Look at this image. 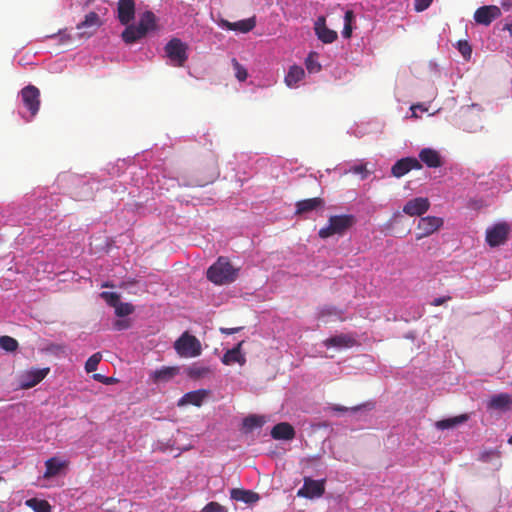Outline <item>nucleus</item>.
Returning <instances> with one entry per match:
<instances>
[{"instance_id":"f257e3e1","label":"nucleus","mask_w":512,"mask_h":512,"mask_svg":"<svg viewBox=\"0 0 512 512\" xmlns=\"http://www.w3.org/2000/svg\"><path fill=\"white\" fill-rule=\"evenodd\" d=\"M207 278L216 285H225L234 282L238 276V269L234 268L228 258L219 257L207 270Z\"/></svg>"},{"instance_id":"f03ea898","label":"nucleus","mask_w":512,"mask_h":512,"mask_svg":"<svg viewBox=\"0 0 512 512\" xmlns=\"http://www.w3.org/2000/svg\"><path fill=\"white\" fill-rule=\"evenodd\" d=\"M356 223V218L351 214L331 216L328 225L319 230V237L326 239L335 234L342 235Z\"/></svg>"},{"instance_id":"7ed1b4c3","label":"nucleus","mask_w":512,"mask_h":512,"mask_svg":"<svg viewBox=\"0 0 512 512\" xmlns=\"http://www.w3.org/2000/svg\"><path fill=\"white\" fill-rule=\"evenodd\" d=\"M174 349L180 357L193 358L202 352L200 341L188 332H184L174 343Z\"/></svg>"},{"instance_id":"20e7f679","label":"nucleus","mask_w":512,"mask_h":512,"mask_svg":"<svg viewBox=\"0 0 512 512\" xmlns=\"http://www.w3.org/2000/svg\"><path fill=\"white\" fill-rule=\"evenodd\" d=\"M166 56L170 59L171 63L177 67H183L188 59V46L179 38L171 39L165 45Z\"/></svg>"},{"instance_id":"39448f33","label":"nucleus","mask_w":512,"mask_h":512,"mask_svg":"<svg viewBox=\"0 0 512 512\" xmlns=\"http://www.w3.org/2000/svg\"><path fill=\"white\" fill-rule=\"evenodd\" d=\"M510 225L506 222H499L486 230V242L490 247L503 245L509 236Z\"/></svg>"},{"instance_id":"423d86ee","label":"nucleus","mask_w":512,"mask_h":512,"mask_svg":"<svg viewBox=\"0 0 512 512\" xmlns=\"http://www.w3.org/2000/svg\"><path fill=\"white\" fill-rule=\"evenodd\" d=\"M102 25V21L96 12H89L83 21L77 24V36L79 39H88L93 36L98 28Z\"/></svg>"},{"instance_id":"0eeeda50","label":"nucleus","mask_w":512,"mask_h":512,"mask_svg":"<svg viewBox=\"0 0 512 512\" xmlns=\"http://www.w3.org/2000/svg\"><path fill=\"white\" fill-rule=\"evenodd\" d=\"M325 492V480H314L310 477L304 478L303 486L297 491V496L313 499L321 497Z\"/></svg>"},{"instance_id":"6e6552de","label":"nucleus","mask_w":512,"mask_h":512,"mask_svg":"<svg viewBox=\"0 0 512 512\" xmlns=\"http://www.w3.org/2000/svg\"><path fill=\"white\" fill-rule=\"evenodd\" d=\"M21 98L24 106L29 110L31 117H34L40 108V91L33 85H28L21 90Z\"/></svg>"},{"instance_id":"1a4fd4ad","label":"nucleus","mask_w":512,"mask_h":512,"mask_svg":"<svg viewBox=\"0 0 512 512\" xmlns=\"http://www.w3.org/2000/svg\"><path fill=\"white\" fill-rule=\"evenodd\" d=\"M50 372V368H32L20 376V387L30 389L40 383Z\"/></svg>"},{"instance_id":"9d476101","label":"nucleus","mask_w":512,"mask_h":512,"mask_svg":"<svg viewBox=\"0 0 512 512\" xmlns=\"http://www.w3.org/2000/svg\"><path fill=\"white\" fill-rule=\"evenodd\" d=\"M502 12L498 6L485 5L479 7L474 13V20L477 24L489 26L495 19L499 18Z\"/></svg>"},{"instance_id":"9b49d317","label":"nucleus","mask_w":512,"mask_h":512,"mask_svg":"<svg viewBox=\"0 0 512 512\" xmlns=\"http://www.w3.org/2000/svg\"><path fill=\"white\" fill-rule=\"evenodd\" d=\"M443 225V219L435 216H426L419 219L417 228L421 231L417 239L427 237L437 231Z\"/></svg>"},{"instance_id":"f8f14e48","label":"nucleus","mask_w":512,"mask_h":512,"mask_svg":"<svg viewBox=\"0 0 512 512\" xmlns=\"http://www.w3.org/2000/svg\"><path fill=\"white\" fill-rule=\"evenodd\" d=\"M422 164L414 157H406L398 160L391 168L394 177L400 178L413 169H421Z\"/></svg>"},{"instance_id":"ddd939ff","label":"nucleus","mask_w":512,"mask_h":512,"mask_svg":"<svg viewBox=\"0 0 512 512\" xmlns=\"http://www.w3.org/2000/svg\"><path fill=\"white\" fill-rule=\"evenodd\" d=\"M430 208L428 198L417 197L406 202L403 212L409 216H421Z\"/></svg>"},{"instance_id":"4468645a","label":"nucleus","mask_w":512,"mask_h":512,"mask_svg":"<svg viewBox=\"0 0 512 512\" xmlns=\"http://www.w3.org/2000/svg\"><path fill=\"white\" fill-rule=\"evenodd\" d=\"M314 31L318 39L325 44L333 43L338 37L336 31L329 29L326 26V19L324 16L317 18L314 23Z\"/></svg>"},{"instance_id":"2eb2a0df","label":"nucleus","mask_w":512,"mask_h":512,"mask_svg":"<svg viewBox=\"0 0 512 512\" xmlns=\"http://www.w3.org/2000/svg\"><path fill=\"white\" fill-rule=\"evenodd\" d=\"M180 373L178 366H163L150 374V379L155 384L168 383Z\"/></svg>"},{"instance_id":"dca6fc26","label":"nucleus","mask_w":512,"mask_h":512,"mask_svg":"<svg viewBox=\"0 0 512 512\" xmlns=\"http://www.w3.org/2000/svg\"><path fill=\"white\" fill-rule=\"evenodd\" d=\"M323 344L327 347H334L337 349L351 348L357 344L356 339L350 334H339L329 337L323 341Z\"/></svg>"},{"instance_id":"f3484780","label":"nucleus","mask_w":512,"mask_h":512,"mask_svg":"<svg viewBox=\"0 0 512 512\" xmlns=\"http://www.w3.org/2000/svg\"><path fill=\"white\" fill-rule=\"evenodd\" d=\"M135 16L134 0H119L118 2V19L121 24L128 25Z\"/></svg>"},{"instance_id":"a211bd4d","label":"nucleus","mask_w":512,"mask_h":512,"mask_svg":"<svg viewBox=\"0 0 512 512\" xmlns=\"http://www.w3.org/2000/svg\"><path fill=\"white\" fill-rule=\"evenodd\" d=\"M295 434L294 427L288 422H280L271 430V437L275 440L290 441L295 438Z\"/></svg>"},{"instance_id":"6ab92c4d","label":"nucleus","mask_w":512,"mask_h":512,"mask_svg":"<svg viewBox=\"0 0 512 512\" xmlns=\"http://www.w3.org/2000/svg\"><path fill=\"white\" fill-rule=\"evenodd\" d=\"M208 391L199 389L185 393L178 401V406L193 405L200 407L207 397Z\"/></svg>"},{"instance_id":"aec40b11","label":"nucleus","mask_w":512,"mask_h":512,"mask_svg":"<svg viewBox=\"0 0 512 512\" xmlns=\"http://www.w3.org/2000/svg\"><path fill=\"white\" fill-rule=\"evenodd\" d=\"M243 343L244 340L240 341L234 348L227 350L222 357V363L225 365L238 363L239 365L243 366L246 363V358L241 353V347Z\"/></svg>"},{"instance_id":"412c9836","label":"nucleus","mask_w":512,"mask_h":512,"mask_svg":"<svg viewBox=\"0 0 512 512\" xmlns=\"http://www.w3.org/2000/svg\"><path fill=\"white\" fill-rule=\"evenodd\" d=\"M512 397L508 393L493 395L488 402V409L506 411L511 408Z\"/></svg>"},{"instance_id":"4be33fe9","label":"nucleus","mask_w":512,"mask_h":512,"mask_svg":"<svg viewBox=\"0 0 512 512\" xmlns=\"http://www.w3.org/2000/svg\"><path fill=\"white\" fill-rule=\"evenodd\" d=\"M230 496L235 501H241L246 504H252L257 502L260 497L259 494L252 490H245L240 488H234L230 491Z\"/></svg>"},{"instance_id":"5701e85b","label":"nucleus","mask_w":512,"mask_h":512,"mask_svg":"<svg viewBox=\"0 0 512 512\" xmlns=\"http://www.w3.org/2000/svg\"><path fill=\"white\" fill-rule=\"evenodd\" d=\"M324 206V200L320 197L309 198L296 203V214H304Z\"/></svg>"},{"instance_id":"b1692460","label":"nucleus","mask_w":512,"mask_h":512,"mask_svg":"<svg viewBox=\"0 0 512 512\" xmlns=\"http://www.w3.org/2000/svg\"><path fill=\"white\" fill-rule=\"evenodd\" d=\"M419 158L430 168H437L441 166L440 155L436 150L424 148L420 151Z\"/></svg>"},{"instance_id":"393cba45","label":"nucleus","mask_w":512,"mask_h":512,"mask_svg":"<svg viewBox=\"0 0 512 512\" xmlns=\"http://www.w3.org/2000/svg\"><path fill=\"white\" fill-rule=\"evenodd\" d=\"M66 462L60 461L56 457L49 458L45 461L46 470L44 472V478H52L60 473V471L66 466Z\"/></svg>"},{"instance_id":"a878e982","label":"nucleus","mask_w":512,"mask_h":512,"mask_svg":"<svg viewBox=\"0 0 512 512\" xmlns=\"http://www.w3.org/2000/svg\"><path fill=\"white\" fill-rule=\"evenodd\" d=\"M265 424V418L259 415H249L243 419L242 431L245 434L251 433L257 428H261Z\"/></svg>"},{"instance_id":"bb28decb","label":"nucleus","mask_w":512,"mask_h":512,"mask_svg":"<svg viewBox=\"0 0 512 512\" xmlns=\"http://www.w3.org/2000/svg\"><path fill=\"white\" fill-rule=\"evenodd\" d=\"M468 420V415L462 414L455 417L439 420L435 422V427L438 430H447L455 428L456 426L466 422Z\"/></svg>"},{"instance_id":"cd10ccee","label":"nucleus","mask_w":512,"mask_h":512,"mask_svg":"<svg viewBox=\"0 0 512 512\" xmlns=\"http://www.w3.org/2000/svg\"><path fill=\"white\" fill-rule=\"evenodd\" d=\"M145 36L137 25H128L122 32V39L127 44H132Z\"/></svg>"},{"instance_id":"c85d7f7f","label":"nucleus","mask_w":512,"mask_h":512,"mask_svg":"<svg viewBox=\"0 0 512 512\" xmlns=\"http://www.w3.org/2000/svg\"><path fill=\"white\" fill-rule=\"evenodd\" d=\"M137 26L144 32L145 35L149 31L154 30L156 28V17L154 13L151 11L144 12L140 17Z\"/></svg>"},{"instance_id":"c756f323","label":"nucleus","mask_w":512,"mask_h":512,"mask_svg":"<svg viewBox=\"0 0 512 512\" xmlns=\"http://www.w3.org/2000/svg\"><path fill=\"white\" fill-rule=\"evenodd\" d=\"M304 75L305 72L302 67L293 65L289 68V71L285 76V83L289 87H294L299 81L303 79Z\"/></svg>"},{"instance_id":"7c9ffc66","label":"nucleus","mask_w":512,"mask_h":512,"mask_svg":"<svg viewBox=\"0 0 512 512\" xmlns=\"http://www.w3.org/2000/svg\"><path fill=\"white\" fill-rule=\"evenodd\" d=\"M186 373L189 378L197 380L204 378L211 373L208 366H203L198 363H194L186 369Z\"/></svg>"},{"instance_id":"2f4dec72","label":"nucleus","mask_w":512,"mask_h":512,"mask_svg":"<svg viewBox=\"0 0 512 512\" xmlns=\"http://www.w3.org/2000/svg\"><path fill=\"white\" fill-rule=\"evenodd\" d=\"M26 506L34 512H51V506L48 501L37 498H30L25 502Z\"/></svg>"},{"instance_id":"473e14b6","label":"nucleus","mask_w":512,"mask_h":512,"mask_svg":"<svg viewBox=\"0 0 512 512\" xmlns=\"http://www.w3.org/2000/svg\"><path fill=\"white\" fill-rule=\"evenodd\" d=\"M256 25L255 17H251L248 19H243L237 22H233L234 31H239L241 33H247L251 31Z\"/></svg>"},{"instance_id":"72a5a7b5","label":"nucleus","mask_w":512,"mask_h":512,"mask_svg":"<svg viewBox=\"0 0 512 512\" xmlns=\"http://www.w3.org/2000/svg\"><path fill=\"white\" fill-rule=\"evenodd\" d=\"M354 18L353 11L347 10L344 15V28L342 31V35L344 38H350L352 34V25L351 22Z\"/></svg>"},{"instance_id":"f704fd0d","label":"nucleus","mask_w":512,"mask_h":512,"mask_svg":"<svg viewBox=\"0 0 512 512\" xmlns=\"http://www.w3.org/2000/svg\"><path fill=\"white\" fill-rule=\"evenodd\" d=\"M0 347L8 352H13L18 348V342L10 336L0 337Z\"/></svg>"},{"instance_id":"c9c22d12","label":"nucleus","mask_w":512,"mask_h":512,"mask_svg":"<svg viewBox=\"0 0 512 512\" xmlns=\"http://www.w3.org/2000/svg\"><path fill=\"white\" fill-rule=\"evenodd\" d=\"M101 359L102 355L99 352L94 353L92 356H90L85 363L86 372L90 373L96 371Z\"/></svg>"},{"instance_id":"e433bc0d","label":"nucleus","mask_w":512,"mask_h":512,"mask_svg":"<svg viewBox=\"0 0 512 512\" xmlns=\"http://www.w3.org/2000/svg\"><path fill=\"white\" fill-rule=\"evenodd\" d=\"M115 312L119 317L129 316L134 312V306L130 303H119L115 307Z\"/></svg>"},{"instance_id":"4c0bfd02","label":"nucleus","mask_w":512,"mask_h":512,"mask_svg":"<svg viewBox=\"0 0 512 512\" xmlns=\"http://www.w3.org/2000/svg\"><path fill=\"white\" fill-rule=\"evenodd\" d=\"M100 297L111 307H116V305L119 303L120 301V296L119 294L115 293V292H107V291H103L100 293Z\"/></svg>"},{"instance_id":"58836bf2","label":"nucleus","mask_w":512,"mask_h":512,"mask_svg":"<svg viewBox=\"0 0 512 512\" xmlns=\"http://www.w3.org/2000/svg\"><path fill=\"white\" fill-rule=\"evenodd\" d=\"M365 406L366 405H356V406L348 408V407L338 405V404H331L328 406V410L331 412H335V413H344L347 411L357 412Z\"/></svg>"},{"instance_id":"ea45409f","label":"nucleus","mask_w":512,"mask_h":512,"mask_svg":"<svg viewBox=\"0 0 512 512\" xmlns=\"http://www.w3.org/2000/svg\"><path fill=\"white\" fill-rule=\"evenodd\" d=\"M232 65L235 70V76L239 81H245L248 77L247 70L234 58Z\"/></svg>"},{"instance_id":"a19ab883","label":"nucleus","mask_w":512,"mask_h":512,"mask_svg":"<svg viewBox=\"0 0 512 512\" xmlns=\"http://www.w3.org/2000/svg\"><path fill=\"white\" fill-rule=\"evenodd\" d=\"M318 316L320 318H324V317H341V312L338 309H336L335 307L325 306V307L321 308V310L319 311Z\"/></svg>"},{"instance_id":"79ce46f5","label":"nucleus","mask_w":512,"mask_h":512,"mask_svg":"<svg viewBox=\"0 0 512 512\" xmlns=\"http://www.w3.org/2000/svg\"><path fill=\"white\" fill-rule=\"evenodd\" d=\"M51 38H58L60 44L66 45L69 44L73 40V36L68 33L66 30L59 31L58 34L51 35Z\"/></svg>"},{"instance_id":"37998d69","label":"nucleus","mask_w":512,"mask_h":512,"mask_svg":"<svg viewBox=\"0 0 512 512\" xmlns=\"http://www.w3.org/2000/svg\"><path fill=\"white\" fill-rule=\"evenodd\" d=\"M348 172L353 173V174H359V175H361L362 179L367 178V176L369 174L365 164L351 166L349 168Z\"/></svg>"},{"instance_id":"c03bdc74","label":"nucleus","mask_w":512,"mask_h":512,"mask_svg":"<svg viewBox=\"0 0 512 512\" xmlns=\"http://www.w3.org/2000/svg\"><path fill=\"white\" fill-rule=\"evenodd\" d=\"M201 512H227V510L217 502H210L201 510Z\"/></svg>"},{"instance_id":"a18cd8bd","label":"nucleus","mask_w":512,"mask_h":512,"mask_svg":"<svg viewBox=\"0 0 512 512\" xmlns=\"http://www.w3.org/2000/svg\"><path fill=\"white\" fill-rule=\"evenodd\" d=\"M433 0H415V10L418 12L426 10Z\"/></svg>"},{"instance_id":"49530a36","label":"nucleus","mask_w":512,"mask_h":512,"mask_svg":"<svg viewBox=\"0 0 512 512\" xmlns=\"http://www.w3.org/2000/svg\"><path fill=\"white\" fill-rule=\"evenodd\" d=\"M93 379L106 385L113 384L116 382V379L112 377H106L102 374H94Z\"/></svg>"},{"instance_id":"de8ad7c7","label":"nucleus","mask_w":512,"mask_h":512,"mask_svg":"<svg viewBox=\"0 0 512 512\" xmlns=\"http://www.w3.org/2000/svg\"><path fill=\"white\" fill-rule=\"evenodd\" d=\"M459 51L465 58H469L471 56V47L467 42H459Z\"/></svg>"},{"instance_id":"09e8293b","label":"nucleus","mask_w":512,"mask_h":512,"mask_svg":"<svg viewBox=\"0 0 512 512\" xmlns=\"http://www.w3.org/2000/svg\"><path fill=\"white\" fill-rule=\"evenodd\" d=\"M306 68L309 72H317L321 69L319 63L313 61L311 57H308L306 60Z\"/></svg>"},{"instance_id":"8fccbe9b","label":"nucleus","mask_w":512,"mask_h":512,"mask_svg":"<svg viewBox=\"0 0 512 512\" xmlns=\"http://www.w3.org/2000/svg\"><path fill=\"white\" fill-rule=\"evenodd\" d=\"M130 328V322H114L113 329L116 331L126 330Z\"/></svg>"},{"instance_id":"3c124183","label":"nucleus","mask_w":512,"mask_h":512,"mask_svg":"<svg viewBox=\"0 0 512 512\" xmlns=\"http://www.w3.org/2000/svg\"><path fill=\"white\" fill-rule=\"evenodd\" d=\"M451 297L447 296V297H439V298H435L432 302H431V305L433 306H439V305H442L443 303H445L446 301L450 300Z\"/></svg>"},{"instance_id":"603ef678","label":"nucleus","mask_w":512,"mask_h":512,"mask_svg":"<svg viewBox=\"0 0 512 512\" xmlns=\"http://www.w3.org/2000/svg\"><path fill=\"white\" fill-rule=\"evenodd\" d=\"M220 26L223 27V28H226L228 30H234L233 28V22H229L228 20H224L222 19L220 21Z\"/></svg>"},{"instance_id":"864d4df0","label":"nucleus","mask_w":512,"mask_h":512,"mask_svg":"<svg viewBox=\"0 0 512 512\" xmlns=\"http://www.w3.org/2000/svg\"><path fill=\"white\" fill-rule=\"evenodd\" d=\"M241 329H242L241 327H237V328H221L220 330L222 333H225V334H233V333L240 331Z\"/></svg>"},{"instance_id":"5fc2aeb1","label":"nucleus","mask_w":512,"mask_h":512,"mask_svg":"<svg viewBox=\"0 0 512 512\" xmlns=\"http://www.w3.org/2000/svg\"><path fill=\"white\" fill-rule=\"evenodd\" d=\"M503 30H507L510 33V36L512 37V23H506L503 26Z\"/></svg>"},{"instance_id":"6e6d98bb","label":"nucleus","mask_w":512,"mask_h":512,"mask_svg":"<svg viewBox=\"0 0 512 512\" xmlns=\"http://www.w3.org/2000/svg\"><path fill=\"white\" fill-rule=\"evenodd\" d=\"M217 174H218V173H217L216 167H214V170H213V172H212V174H211V176H210V179H208V180L205 182V184H206V183H208V182H211V181H212V180L217 176ZM202 185H204V183H203Z\"/></svg>"},{"instance_id":"4d7b16f0","label":"nucleus","mask_w":512,"mask_h":512,"mask_svg":"<svg viewBox=\"0 0 512 512\" xmlns=\"http://www.w3.org/2000/svg\"><path fill=\"white\" fill-rule=\"evenodd\" d=\"M102 287H114V285L110 282H105L102 284Z\"/></svg>"},{"instance_id":"13d9d810","label":"nucleus","mask_w":512,"mask_h":512,"mask_svg":"<svg viewBox=\"0 0 512 512\" xmlns=\"http://www.w3.org/2000/svg\"><path fill=\"white\" fill-rule=\"evenodd\" d=\"M508 443L512 444V436L508 439Z\"/></svg>"},{"instance_id":"bf43d9fd","label":"nucleus","mask_w":512,"mask_h":512,"mask_svg":"<svg viewBox=\"0 0 512 512\" xmlns=\"http://www.w3.org/2000/svg\"><path fill=\"white\" fill-rule=\"evenodd\" d=\"M2 480V477L0 476V481Z\"/></svg>"}]
</instances>
